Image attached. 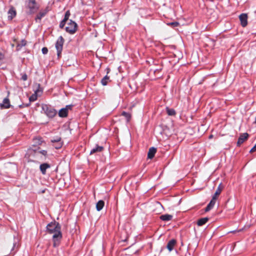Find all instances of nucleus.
<instances>
[{"mask_svg":"<svg viewBox=\"0 0 256 256\" xmlns=\"http://www.w3.org/2000/svg\"><path fill=\"white\" fill-rule=\"evenodd\" d=\"M46 231L48 234H52L53 246L56 247L59 246L62 238L61 226L56 221L52 222L46 226Z\"/></svg>","mask_w":256,"mask_h":256,"instance_id":"nucleus-1","label":"nucleus"},{"mask_svg":"<svg viewBox=\"0 0 256 256\" xmlns=\"http://www.w3.org/2000/svg\"><path fill=\"white\" fill-rule=\"evenodd\" d=\"M26 12L28 14H32L39 9V6L36 0H26Z\"/></svg>","mask_w":256,"mask_h":256,"instance_id":"nucleus-2","label":"nucleus"},{"mask_svg":"<svg viewBox=\"0 0 256 256\" xmlns=\"http://www.w3.org/2000/svg\"><path fill=\"white\" fill-rule=\"evenodd\" d=\"M42 109L44 111V114L50 118H54L57 113L56 110L50 105H43L42 106Z\"/></svg>","mask_w":256,"mask_h":256,"instance_id":"nucleus-3","label":"nucleus"},{"mask_svg":"<svg viewBox=\"0 0 256 256\" xmlns=\"http://www.w3.org/2000/svg\"><path fill=\"white\" fill-rule=\"evenodd\" d=\"M64 40L62 36H60L56 43V48L57 51V56L58 58L61 57L62 52L63 48V45Z\"/></svg>","mask_w":256,"mask_h":256,"instance_id":"nucleus-4","label":"nucleus"},{"mask_svg":"<svg viewBox=\"0 0 256 256\" xmlns=\"http://www.w3.org/2000/svg\"><path fill=\"white\" fill-rule=\"evenodd\" d=\"M77 24L72 20H70L68 26L66 27V30L70 34H74L77 30Z\"/></svg>","mask_w":256,"mask_h":256,"instance_id":"nucleus-5","label":"nucleus"},{"mask_svg":"<svg viewBox=\"0 0 256 256\" xmlns=\"http://www.w3.org/2000/svg\"><path fill=\"white\" fill-rule=\"evenodd\" d=\"M12 106L10 103V100L8 97L4 98L2 102L0 104V108L1 109H7Z\"/></svg>","mask_w":256,"mask_h":256,"instance_id":"nucleus-6","label":"nucleus"},{"mask_svg":"<svg viewBox=\"0 0 256 256\" xmlns=\"http://www.w3.org/2000/svg\"><path fill=\"white\" fill-rule=\"evenodd\" d=\"M248 137V133H244L240 135L238 142H237V145L240 146L246 140Z\"/></svg>","mask_w":256,"mask_h":256,"instance_id":"nucleus-7","label":"nucleus"},{"mask_svg":"<svg viewBox=\"0 0 256 256\" xmlns=\"http://www.w3.org/2000/svg\"><path fill=\"white\" fill-rule=\"evenodd\" d=\"M241 24L243 27H245L247 24L248 16L246 14H242L239 16Z\"/></svg>","mask_w":256,"mask_h":256,"instance_id":"nucleus-8","label":"nucleus"},{"mask_svg":"<svg viewBox=\"0 0 256 256\" xmlns=\"http://www.w3.org/2000/svg\"><path fill=\"white\" fill-rule=\"evenodd\" d=\"M8 20H12L14 17L16 16V12L15 8L14 7H11L8 12Z\"/></svg>","mask_w":256,"mask_h":256,"instance_id":"nucleus-9","label":"nucleus"},{"mask_svg":"<svg viewBox=\"0 0 256 256\" xmlns=\"http://www.w3.org/2000/svg\"><path fill=\"white\" fill-rule=\"evenodd\" d=\"M176 240H170L167 244L166 248L170 252L172 251L174 249V248L176 244Z\"/></svg>","mask_w":256,"mask_h":256,"instance_id":"nucleus-10","label":"nucleus"},{"mask_svg":"<svg viewBox=\"0 0 256 256\" xmlns=\"http://www.w3.org/2000/svg\"><path fill=\"white\" fill-rule=\"evenodd\" d=\"M216 199L215 198H212V199L210 201V203L208 204L205 208L206 212H208L214 206Z\"/></svg>","mask_w":256,"mask_h":256,"instance_id":"nucleus-11","label":"nucleus"},{"mask_svg":"<svg viewBox=\"0 0 256 256\" xmlns=\"http://www.w3.org/2000/svg\"><path fill=\"white\" fill-rule=\"evenodd\" d=\"M50 164L47 163H44L40 165V172L43 174H46V169L50 168Z\"/></svg>","mask_w":256,"mask_h":256,"instance_id":"nucleus-12","label":"nucleus"},{"mask_svg":"<svg viewBox=\"0 0 256 256\" xmlns=\"http://www.w3.org/2000/svg\"><path fill=\"white\" fill-rule=\"evenodd\" d=\"M104 148L102 146H99L98 144L96 145V147L91 150L90 152V154H92L96 152H102L104 150Z\"/></svg>","mask_w":256,"mask_h":256,"instance_id":"nucleus-13","label":"nucleus"},{"mask_svg":"<svg viewBox=\"0 0 256 256\" xmlns=\"http://www.w3.org/2000/svg\"><path fill=\"white\" fill-rule=\"evenodd\" d=\"M47 12H48V10H41L40 12L39 13L37 14L35 18L36 21V22H38V20L40 21L42 18L46 16Z\"/></svg>","mask_w":256,"mask_h":256,"instance_id":"nucleus-14","label":"nucleus"},{"mask_svg":"<svg viewBox=\"0 0 256 256\" xmlns=\"http://www.w3.org/2000/svg\"><path fill=\"white\" fill-rule=\"evenodd\" d=\"M156 152V148L152 147L150 148L149 150L148 154V158L152 159L153 158Z\"/></svg>","mask_w":256,"mask_h":256,"instance_id":"nucleus-15","label":"nucleus"},{"mask_svg":"<svg viewBox=\"0 0 256 256\" xmlns=\"http://www.w3.org/2000/svg\"><path fill=\"white\" fill-rule=\"evenodd\" d=\"M172 216L169 214H164L161 215L160 217V219L163 221L167 222L170 220L172 218Z\"/></svg>","mask_w":256,"mask_h":256,"instance_id":"nucleus-16","label":"nucleus"},{"mask_svg":"<svg viewBox=\"0 0 256 256\" xmlns=\"http://www.w3.org/2000/svg\"><path fill=\"white\" fill-rule=\"evenodd\" d=\"M223 186L222 184H220L218 188H217L216 192H215L214 195L213 196L212 198H215L216 199H217L218 196L221 193L222 189H223Z\"/></svg>","mask_w":256,"mask_h":256,"instance_id":"nucleus-17","label":"nucleus"},{"mask_svg":"<svg viewBox=\"0 0 256 256\" xmlns=\"http://www.w3.org/2000/svg\"><path fill=\"white\" fill-rule=\"evenodd\" d=\"M68 108H62L58 112V116L62 118L66 117L68 116Z\"/></svg>","mask_w":256,"mask_h":256,"instance_id":"nucleus-18","label":"nucleus"},{"mask_svg":"<svg viewBox=\"0 0 256 256\" xmlns=\"http://www.w3.org/2000/svg\"><path fill=\"white\" fill-rule=\"evenodd\" d=\"M43 91V89L40 86V84H36V89L34 90V93L40 96Z\"/></svg>","mask_w":256,"mask_h":256,"instance_id":"nucleus-19","label":"nucleus"},{"mask_svg":"<svg viewBox=\"0 0 256 256\" xmlns=\"http://www.w3.org/2000/svg\"><path fill=\"white\" fill-rule=\"evenodd\" d=\"M104 206V202L102 200H100L96 204V208L98 211L101 210Z\"/></svg>","mask_w":256,"mask_h":256,"instance_id":"nucleus-20","label":"nucleus"},{"mask_svg":"<svg viewBox=\"0 0 256 256\" xmlns=\"http://www.w3.org/2000/svg\"><path fill=\"white\" fill-rule=\"evenodd\" d=\"M208 220V218H203L199 219L197 222L198 226H202Z\"/></svg>","mask_w":256,"mask_h":256,"instance_id":"nucleus-21","label":"nucleus"},{"mask_svg":"<svg viewBox=\"0 0 256 256\" xmlns=\"http://www.w3.org/2000/svg\"><path fill=\"white\" fill-rule=\"evenodd\" d=\"M166 113L168 116H174L176 114L175 110L173 108H170L168 107L166 108Z\"/></svg>","mask_w":256,"mask_h":256,"instance_id":"nucleus-22","label":"nucleus"},{"mask_svg":"<svg viewBox=\"0 0 256 256\" xmlns=\"http://www.w3.org/2000/svg\"><path fill=\"white\" fill-rule=\"evenodd\" d=\"M110 81V77L106 75L101 80V83L103 86H106Z\"/></svg>","mask_w":256,"mask_h":256,"instance_id":"nucleus-23","label":"nucleus"},{"mask_svg":"<svg viewBox=\"0 0 256 256\" xmlns=\"http://www.w3.org/2000/svg\"><path fill=\"white\" fill-rule=\"evenodd\" d=\"M50 142L52 144H55V142H62V138L60 136H56V137L53 138L51 139Z\"/></svg>","mask_w":256,"mask_h":256,"instance_id":"nucleus-24","label":"nucleus"},{"mask_svg":"<svg viewBox=\"0 0 256 256\" xmlns=\"http://www.w3.org/2000/svg\"><path fill=\"white\" fill-rule=\"evenodd\" d=\"M122 115L124 116L126 120H127V122H129L130 118H131V115L130 114L128 113V112H123L122 113Z\"/></svg>","mask_w":256,"mask_h":256,"instance_id":"nucleus-25","label":"nucleus"},{"mask_svg":"<svg viewBox=\"0 0 256 256\" xmlns=\"http://www.w3.org/2000/svg\"><path fill=\"white\" fill-rule=\"evenodd\" d=\"M26 44V41L25 40H21V42L18 43L17 45V48L18 49V48H21L22 47L24 46H25Z\"/></svg>","mask_w":256,"mask_h":256,"instance_id":"nucleus-26","label":"nucleus"},{"mask_svg":"<svg viewBox=\"0 0 256 256\" xmlns=\"http://www.w3.org/2000/svg\"><path fill=\"white\" fill-rule=\"evenodd\" d=\"M62 144H63L62 142H55V144H53L52 146L56 149H59L62 147Z\"/></svg>","mask_w":256,"mask_h":256,"instance_id":"nucleus-27","label":"nucleus"},{"mask_svg":"<svg viewBox=\"0 0 256 256\" xmlns=\"http://www.w3.org/2000/svg\"><path fill=\"white\" fill-rule=\"evenodd\" d=\"M38 95L36 94V93H34V94H32L29 100L30 102H34L36 100L37 97Z\"/></svg>","mask_w":256,"mask_h":256,"instance_id":"nucleus-28","label":"nucleus"},{"mask_svg":"<svg viewBox=\"0 0 256 256\" xmlns=\"http://www.w3.org/2000/svg\"><path fill=\"white\" fill-rule=\"evenodd\" d=\"M34 142L38 145L41 144L42 142L41 138H34Z\"/></svg>","mask_w":256,"mask_h":256,"instance_id":"nucleus-29","label":"nucleus"},{"mask_svg":"<svg viewBox=\"0 0 256 256\" xmlns=\"http://www.w3.org/2000/svg\"><path fill=\"white\" fill-rule=\"evenodd\" d=\"M70 12L68 10L67 12H66V14H65V15H64V20H65L68 22H69V20H68V18L70 17Z\"/></svg>","mask_w":256,"mask_h":256,"instance_id":"nucleus-30","label":"nucleus"},{"mask_svg":"<svg viewBox=\"0 0 256 256\" xmlns=\"http://www.w3.org/2000/svg\"><path fill=\"white\" fill-rule=\"evenodd\" d=\"M22 76L21 79L24 81H26L28 80V76L26 73H22L20 74Z\"/></svg>","mask_w":256,"mask_h":256,"instance_id":"nucleus-31","label":"nucleus"},{"mask_svg":"<svg viewBox=\"0 0 256 256\" xmlns=\"http://www.w3.org/2000/svg\"><path fill=\"white\" fill-rule=\"evenodd\" d=\"M66 22H67V21L65 20H63L60 24V28H62L65 26Z\"/></svg>","mask_w":256,"mask_h":256,"instance_id":"nucleus-32","label":"nucleus"},{"mask_svg":"<svg viewBox=\"0 0 256 256\" xmlns=\"http://www.w3.org/2000/svg\"><path fill=\"white\" fill-rule=\"evenodd\" d=\"M172 27L174 28L178 26L179 25V23L178 22H172L169 24Z\"/></svg>","mask_w":256,"mask_h":256,"instance_id":"nucleus-33","label":"nucleus"},{"mask_svg":"<svg viewBox=\"0 0 256 256\" xmlns=\"http://www.w3.org/2000/svg\"><path fill=\"white\" fill-rule=\"evenodd\" d=\"M38 152L44 156H46L47 155V152L45 150H40Z\"/></svg>","mask_w":256,"mask_h":256,"instance_id":"nucleus-34","label":"nucleus"},{"mask_svg":"<svg viewBox=\"0 0 256 256\" xmlns=\"http://www.w3.org/2000/svg\"><path fill=\"white\" fill-rule=\"evenodd\" d=\"M43 54H46L48 52V49L46 47H44L42 50Z\"/></svg>","mask_w":256,"mask_h":256,"instance_id":"nucleus-35","label":"nucleus"},{"mask_svg":"<svg viewBox=\"0 0 256 256\" xmlns=\"http://www.w3.org/2000/svg\"><path fill=\"white\" fill-rule=\"evenodd\" d=\"M72 107V105H68L66 106V107L65 108H68V110H71Z\"/></svg>","mask_w":256,"mask_h":256,"instance_id":"nucleus-36","label":"nucleus"},{"mask_svg":"<svg viewBox=\"0 0 256 256\" xmlns=\"http://www.w3.org/2000/svg\"><path fill=\"white\" fill-rule=\"evenodd\" d=\"M4 58V55L0 52V60Z\"/></svg>","mask_w":256,"mask_h":256,"instance_id":"nucleus-37","label":"nucleus"},{"mask_svg":"<svg viewBox=\"0 0 256 256\" xmlns=\"http://www.w3.org/2000/svg\"><path fill=\"white\" fill-rule=\"evenodd\" d=\"M16 246V242H14V246H13V248H12V251H13V250H14V248Z\"/></svg>","mask_w":256,"mask_h":256,"instance_id":"nucleus-38","label":"nucleus"},{"mask_svg":"<svg viewBox=\"0 0 256 256\" xmlns=\"http://www.w3.org/2000/svg\"><path fill=\"white\" fill-rule=\"evenodd\" d=\"M212 138V135H210V136H209V138Z\"/></svg>","mask_w":256,"mask_h":256,"instance_id":"nucleus-39","label":"nucleus"},{"mask_svg":"<svg viewBox=\"0 0 256 256\" xmlns=\"http://www.w3.org/2000/svg\"><path fill=\"white\" fill-rule=\"evenodd\" d=\"M109 70H110V69L108 68V72Z\"/></svg>","mask_w":256,"mask_h":256,"instance_id":"nucleus-40","label":"nucleus"},{"mask_svg":"<svg viewBox=\"0 0 256 256\" xmlns=\"http://www.w3.org/2000/svg\"><path fill=\"white\" fill-rule=\"evenodd\" d=\"M44 192H45V190H42V193H44Z\"/></svg>","mask_w":256,"mask_h":256,"instance_id":"nucleus-41","label":"nucleus"}]
</instances>
